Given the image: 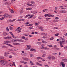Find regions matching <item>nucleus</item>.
Segmentation results:
<instances>
[{
    "instance_id": "52",
    "label": "nucleus",
    "mask_w": 67,
    "mask_h": 67,
    "mask_svg": "<svg viewBox=\"0 0 67 67\" xmlns=\"http://www.w3.org/2000/svg\"><path fill=\"white\" fill-rule=\"evenodd\" d=\"M29 24H30V23L29 22H27L25 23V24H26V25Z\"/></svg>"
},
{
    "instance_id": "53",
    "label": "nucleus",
    "mask_w": 67,
    "mask_h": 67,
    "mask_svg": "<svg viewBox=\"0 0 67 67\" xmlns=\"http://www.w3.org/2000/svg\"><path fill=\"white\" fill-rule=\"evenodd\" d=\"M42 57H45L46 56V55L44 54H43L42 55Z\"/></svg>"
},
{
    "instance_id": "46",
    "label": "nucleus",
    "mask_w": 67,
    "mask_h": 67,
    "mask_svg": "<svg viewBox=\"0 0 67 67\" xmlns=\"http://www.w3.org/2000/svg\"><path fill=\"white\" fill-rule=\"evenodd\" d=\"M42 18V17L41 16L38 17V19H41Z\"/></svg>"
},
{
    "instance_id": "28",
    "label": "nucleus",
    "mask_w": 67,
    "mask_h": 67,
    "mask_svg": "<svg viewBox=\"0 0 67 67\" xmlns=\"http://www.w3.org/2000/svg\"><path fill=\"white\" fill-rule=\"evenodd\" d=\"M29 16H30V14L26 15V16H25V18H26L28 17Z\"/></svg>"
},
{
    "instance_id": "63",
    "label": "nucleus",
    "mask_w": 67,
    "mask_h": 67,
    "mask_svg": "<svg viewBox=\"0 0 67 67\" xmlns=\"http://www.w3.org/2000/svg\"><path fill=\"white\" fill-rule=\"evenodd\" d=\"M4 39H8V37H4Z\"/></svg>"
},
{
    "instance_id": "34",
    "label": "nucleus",
    "mask_w": 67,
    "mask_h": 67,
    "mask_svg": "<svg viewBox=\"0 0 67 67\" xmlns=\"http://www.w3.org/2000/svg\"><path fill=\"white\" fill-rule=\"evenodd\" d=\"M35 2L34 1H31V3L32 4H35Z\"/></svg>"
},
{
    "instance_id": "39",
    "label": "nucleus",
    "mask_w": 67,
    "mask_h": 67,
    "mask_svg": "<svg viewBox=\"0 0 67 67\" xmlns=\"http://www.w3.org/2000/svg\"><path fill=\"white\" fill-rule=\"evenodd\" d=\"M2 48H7V47H6V46H2Z\"/></svg>"
},
{
    "instance_id": "18",
    "label": "nucleus",
    "mask_w": 67,
    "mask_h": 67,
    "mask_svg": "<svg viewBox=\"0 0 67 67\" xmlns=\"http://www.w3.org/2000/svg\"><path fill=\"white\" fill-rule=\"evenodd\" d=\"M31 13H33V14H35L37 13V11H32L31 12Z\"/></svg>"
},
{
    "instance_id": "59",
    "label": "nucleus",
    "mask_w": 67,
    "mask_h": 67,
    "mask_svg": "<svg viewBox=\"0 0 67 67\" xmlns=\"http://www.w3.org/2000/svg\"><path fill=\"white\" fill-rule=\"evenodd\" d=\"M25 37L24 36L22 37L21 38H22L24 40V39H25Z\"/></svg>"
},
{
    "instance_id": "42",
    "label": "nucleus",
    "mask_w": 67,
    "mask_h": 67,
    "mask_svg": "<svg viewBox=\"0 0 67 67\" xmlns=\"http://www.w3.org/2000/svg\"><path fill=\"white\" fill-rule=\"evenodd\" d=\"M46 11H47V9H45L43 10L42 11L43 12H45Z\"/></svg>"
},
{
    "instance_id": "35",
    "label": "nucleus",
    "mask_w": 67,
    "mask_h": 67,
    "mask_svg": "<svg viewBox=\"0 0 67 67\" xmlns=\"http://www.w3.org/2000/svg\"><path fill=\"white\" fill-rule=\"evenodd\" d=\"M54 29H58V27H54Z\"/></svg>"
},
{
    "instance_id": "13",
    "label": "nucleus",
    "mask_w": 67,
    "mask_h": 67,
    "mask_svg": "<svg viewBox=\"0 0 67 67\" xmlns=\"http://www.w3.org/2000/svg\"><path fill=\"white\" fill-rule=\"evenodd\" d=\"M62 60L64 62H65L67 63V59H62Z\"/></svg>"
},
{
    "instance_id": "40",
    "label": "nucleus",
    "mask_w": 67,
    "mask_h": 67,
    "mask_svg": "<svg viewBox=\"0 0 67 67\" xmlns=\"http://www.w3.org/2000/svg\"><path fill=\"white\" fill-rule=\"evenodd\" d=\"M16 20V19H14L12 20V22H14V21H15V20Z\"/></svg>"
},
{
    "instance_id": "12",
    "label": "nucleus",
    "mask_w": 67,
    "mask_h": 67,
    "mask_svg": "<svg viewBox=\"0 0 67 67\" xmlns=\"http://www.w3.org/2000/svg\"><path fill=\"white\" fill-rule=\"evenodd\" d=\"M52 56L50 55H48L47 57V59H49V60H51L52 59Z\"/></svg>"
},
{
    "instance_id": "58",
    "label": "nucleus",
    "mask_w": 67,
    "mask_h": 67,
    "mask_svg": "<svg viewBox=\"0 0 67 67\" xmlns=\"http://www.w3.org/2000/svg\"><path fill=\"white\" fill-rule=\"evenodd\" d=\"M57 54V53H53V55H56Z\"/></svg>"
},
{
    "instance_id": "10",
    "label": "nucleus",
    "mask_w": 67,
    "mask_h": 67,
    "mask_svg": "<svg viewBox=\"0 0 67 67\" xmlns=\"http://www.w3.org/2000/svg\"><path fill=\"white\" fill-rule=\"evenodd\" d=\"M60 13H66L67 12L65 10H60L59 11Z\"/></svg>"
},
{
    "instance_id": "48",
    "label": "nucleus",
    "mask_w": 67,
    "mask_h": 67,
    "mask_svg": "<svg viewBox=\"0 0 67 67\" xmlns=\"http://www.w3.org/2000/svg\"><path fill=\"white\" fill-rule=\"evenodd\" d=\"M47 16L48 18H50V17H51V15H50V14H48Z\"/></svg>"
},
{
    "instance_id": "51",
    "label": "nucleus",
    "mask_w": 67,
    "mask_h": 67,
    "mask_svg": "<svg viewBox=\"0 0 67 67\" xmlns=\"http://www.w3.org/2000/svg\"><path fill=\"white\" fill-rule=\"evenodd\" d=\"M59 34L57 33V34H55V36H58V35H59Z\"/></svg>"
},
{
    "instance_id": "11",
    "label": "nucleus",
    "mask_w": 67,
    "mask_h": 67,
    "mask_svg": "<svg viewBox=\"0 0 67 67\" xmlns=\"http://www.w3.org/2000/svg\"><path fill=\"white\" fill-rule=\"evenodd\" d=\"M60 40L62 42H65V39L62 37H61L60 38Z\"/></svg>"
},
{
    "instance_id": "41",
    "label": "nucleus",
    "mask_w": 67,
    "mask_h": 67,
    "mask_svg": "<svg viewBox=\"0 0 67 67\" xmlns=\"http://www.w3.org/2000/svg\"><path fill=\"white\" fill-rule=\"evenodd\" d=\"M54 37H52L50 38V40H54Z\"/></svg>"
},
{
    "instance_id": "3",
    "label": "nucleus",
    "mask_w": 67,
    "mask_h": 67,
    "mask_svg": "<svg viewBox=\"0 0 67 67\" xmlns=\"http://www.w3.org/2000/svg\"><path fill=\"white\" fill-rule=\"evenodd\" d=\"M20 27H19L18 28H17V30H16V31H17L18 33H19V32H21V30H22L21 29H20ZM19 29H20L19 30H18Z\"/></svg>"
},
{
    "instance_id": "30",
    "label": "nucleus",
    "mask_w": 67,
    "mask_h": 67,
    "mask_svg": "<svg viewBox=\"0 0 67 67\" xmlns=\"http://www.w3.org/2000/svg\"><path fill=\"white\" fill-rule=\"evenodd\" d=\"M18 41H19V39L16 40L14 39V42H18Z\"/></svg>"
},
{
    "instance_id": "43",
    "label": "nucleus",
    "mask_w": 67,
    "mask_h": 67,
    "mask_svg": "<svg viewBox=\"0 0 67 67\" xmlns=\"http://www.w3.org/2000/svg\"><path fill=\"white\" fill-rule=\"evenodd\" d=\"M7 22H12V20L11 19L9 20H7Z\"/></svg>"
},
{
    "instance_id": "29",
    "label": "nucleus",
    "mask_w": 67,
    "mask_h": 67,
    "mask_svg": "<svg viewBox=\"0 0 67 67\" xmlns=\"http://www.w3.org/2000/svg\"><path fill=\"white\" fill-rule=\"evenodd\" d=\"M30 52H33L34 51V49H33L32 48H31L30 49Z\"/></svg>"
},
{
    "instance_id": "57",
    "label": "nucleus",
    "mask_w": 67,
    "mask_h": 67,
    "mask_svg": "<svg viewBox=\"0 0 67 67\" xmlns=\"http://www.w3.org/2000/svg\"><path fill=\"white\" fill-rule=\"evenodd\" d=\"M25 19H21V21H25Z\"/></svg>"
},
{
    "instance_id": "60",
    "label": "nucleus",
    "mask_w": 67,
    "mask_h": 67,
    "mask_svg": "<svg viewBox=\"0 0 67 67\" xmlns=\"http://www.w3.org/2000/svg\"><path fill=\"white\" fill-rule=\"evenodd\" d=\"M23 64H27V62H25L24 61Z\"/></svg>"
},
{
    "instance_id": "17",
    "label": "nucleus",
    "mask_w": 67,
    "mask_h": 67,
    "mask_svg": "<svg viewBox=\"0 0 67 67\" xmlns=\"http://www.w3.org/2000/svg\"><path fill=\"white\" fill-rule=\"evenodd\" d=\"M26 46L27 47V48L28 50H29V49H30V48L31 47V46L30 45L28 46V45H27Z\"/></svg>"
},
{
    "instance_id": "62",
    "label": "nucleus",
    "mask_w": 67,
    "mask_h": 67,
    "mask_svg": "<svg viewBox=\"0 0 67 67\" xmlns=\"http://www.w3.org/2000/svg\"><path fill=\"white\" fill-rule=\"evenodd\" d=\"M42 47H44V46H45V44H43L42 45H41Z\"/></svg>"
},
{
    "instance_id": "50",
    "label": "nucleus",
    "mask_w": 67,
    "mask_h": 67,
    "mask_svg": "<svg viewBox=\"0 0 67 67\" xmlns=\"http://www.w3.org/2000/svg\"><path fill=\"white\" fill-rule=\"evenodd\" d=\"M62 67H65V65L64 64L62 65Z\"/></svg>"
},
{
    "instance_id": "7",
    "label": "nucleus",
    "mask_w": 67,
    "mask_h": 67,
    "mask_svg": "<svg viewBox=\"0 0 67 67\" xmlns=\"http://www.w3.org/2000/svg\"><path fill=\"white\" fill-rule=\"evenodd\" d=\"M3 16L4 17H9L10 15L7 14H5L3 15Z\"/></svg>"
},
{
    "instance_id": "20",
    "label": "nucleus",
    "mask_w": 67,
    "mask_h": 67,
    "mask_svg": "<svg viewBox=\"0 0 67 67\" xmlns=\"http://www.w3.org/2000/svg\"><path fill=\"white\" fill-rule=\"evenodd\" d=\"M32 8H26V10H27L28 11L32 10Z\"/></svg>"
},
{
    "instance_id": "44",
    "label": "nucleus",
    "mask_w": 67,
    "mask_h": 67,
    "mask_svg": "<svg viewBox=\"0 0 67 67\" xmlns=\"http://www.w3.org/2000/svg\"><path fill=\"white\" fill-rule=\"evenodd\" d=\"M35 25L36 26H38V24L37 23H36L35 24Z\"/></svg>"
},
{
    "instance_id": "54",
    "label": "nucleus",
    "mask_w": 67,
    "mask_h": 67,
    "mask_svg": "<svg viewBox=\"0 0 67 67\" xmlns=\"http://www.w3.org/2000/svg\"><path fill=\"white\" fill-rule=\"evenodd\" d=\"M11 43V41H7V43Z\"/></svg>"
},
{
    "instance_id": "33",
    "label": "nucleus",
    "mask_w": 67,
    "mask_h": 67,
    "mask_svg": "<svg viewBox=\"0 0 67 67\" xmlns=\"http://www.w3.org/2000/svg\"><path fill=\"white\" fill-rule=\"evenodd\" d=\"M64 64V62H62L60 63V64L62 65Z\"/></svg>"
},
{
    "instance_id": "49",
    "label": "nucleus",
    "mask_w": 67,
    "mask_h": 67,
    "mask_svg": "<svg viewBox=\"0 0 67 67\" xmlns=\"http://www.w3.org/2000/svg\"><path fill=\"white\" fill-rule=\"evenodd\" d=\"M8 39H11V37L10 36H8Z\"/></svg>"
},
{
    "instance_id": "56",
    "label": "nucleus",
    "mask_w": 67,
    "mask_h": 67,
    "mask_svg": "<svg viewBox=\"0 0 67 67\" xmlns=\"http://www.w3.org/2000/svg\"><path fill=\"white\" fill-rule=\"evenodd\" d=\"M12 56L11 55H9V58H12Z\"/></svg>"
},
{
    "instance_id": "15",
    "label": "nucleus",
    "mask_w": 67,
    "mask_h": 67,
    "mask_svg": "<svg viewBox=\"0 0 67 67\" xmlns=\"http://www.w3.org/2000/svg\"><path fill=\"white\" fill-rule=\"evenodd\" d=\"M23 12H24V11H23V8L21 9L20 11V13L21 14L23 13Z\"/></svg>"
},
{
    "instance_id": "64",
    "label": "nucleus",
    "mask_w": 67,
    "mask_h": 67,
    "mask_svg": "<svg viewBox=\"0 0 67 67\" xmlns=\"http://www.w3.org/2000/svg\"><path fill=\"white\" fill-rule=\"evenodd\" d=\"M64 49H67V47L66 46L64 47Z\"/></svg>"
},
{
    "instance_id": "55",
    "label": "nucleus",
    "mask_w": 67,
    "mask_h": 67,
    "mask_svg": "<svg viewBox=\"0 0 67 67\" xmlns=\"http://www.w3.org/2000/svg\"><path fill=\"white\" fill-rule=\"evenodd\" d=\"M13 63L14 66H15V63L14 62H13Z\"/></svg>"
},
{
    "instance_id": "8",
    "label": "nucleus",
    "mask_w": 67,
    "mask_h": 67,
    "mask_svg": "<svg viewBox=\"0 0 67 67\" xmlns=\"http://www.w3.org/2000/svg\"><path fill=\"white\" fill-rule=\"evenodd\" d=\"M22 59H23L24 60H25L28 61V60H30L29 59L27 58L23 57V58H22Z\"/></svg>"
},
{
    "instance_id": "45",
    "label": "nucleus",
    "mask_w": 67,
    "mask_h": 67,
    "mask_svg": "<svg viewBox=\"0 0 67 67\" xmlns=\"http://www.w3.org/2000/svg\"><path fill=\"white\" fill-rule=\"evenodd\" d=\"M54 15H50V17L53 18V17H54Z\"/></svg>"
},
{
    "instance_id": "61",
    "label": "nucleus",
    "mask_w": 67,
    "mask_h": 67,
    "mask_svg": "<svg viewBox=\"0 0 67 67\" xmlns=\"http://www.w3.org/2000/svg\"><path fill=\"white\" fill-rule=\"evenodd\" d=\"M1 59H4V57H0Z\"/></svg>"
},
{
    "instance_id": "23",
    "label": "nucleus",
    "mask_w": 67,
    "mask_h": 67,
    "mask_svg": "<svg viewBox=\"0 0 67 67\" xmlns=\"http://www.w3.org/2000/svg\"><path fill=\"white\" fill-rule=\"evenodd\" d=\"M58 21V20L57 19H54L53 20V22L54 23H56V22H57Z\"/></svg>"
},
{
    "instance_id": "26",
    "label": "nucleus",
    "mask_w": 67,
    "mask_h": 67,
    "mask_svg": "<svg viewBox=\"0 0 67 67\" xmlns=\"http://www.w3.org/2000/svg\"><path fill=\"white\" fill-rule=\"evenodd\" d=\"M4 17H2V18H0V21H2V20H4Z\"/></svg>"
},
{
    "instance_id": "47",
    "label": "nucleus",
    "mask_w": 67,
    "mask_h": 67,
    "mask_svg": "<svg viewBox=\"0 0 67 67\" xmlns=\"http://www.w3.org/2000/svg\"><path fill=\"white\" fill-rule=\"evenodd\" d=\"M10 12H11V13H14V12L13 11V10L12 9H11L10 10Z\"/></svg>"
},
{
    "instance_id": "6",
    "label": "nucleus",
    "mask_w": 67,
    "mask_h": 67,
    "mask_svg": "<svg viewBox=\"0 0 67 67\" xmlns=\"http://www.w3.org/2000/svg\"><path fill=\"white\" fill-rule=\"evenodd\" d=\"M9 34V33H7L5 32H4L3 33V36H6L8 35Z\"/></svg>"
},
{
    "instance_id": "36",
    "label": "nucleus",
    "mask_w": 67,
    "mask_h": 67,
    "mask_svg": "<svg viewBox=\"0 0 67 67\" xmlns=\"http://www.w3.org/2000/svg\"><path fill=\"white\" fill-rule=\"evenodd\" d=\"M10 3H9V2H6L5 3V5H9V4Z\"/></svg>"
},
{
    "instance_id": "9",
    "label": "nucleus",
    "mask_w": 67,
    "mask_h": 67,
    "mask_svg": "<svg viewBox=\"0 0 67 67\" xmlns=\"http://www.w3.org/2000/svg\"><path fill=\"white\" fill-rule=\"evenodd\" d=\"M4 57H7L9 56V55L8 54H7V52H5L4 53Z\"/></svg>"
},
{
    "instance_id": "4",
    "label": "nucleus",
    "mask_w": 67,
    "mask_h": 67,
    "mask_svg": "<svg viewBox=\"0 0 67 67\" xmlns=\"http://www.w3.org/2000/svg\"><path fill=\"white\" fill-rule=\"evenodd\" d=\"M41 49H46V50H49V48H47L46 47H43L41 48Z\"/></svg>"
},
{
    "instance_id": "2",
    "label": "nucleus",
    "mask_w": 67,
    "mask_h": 67,
    "mask_svg": "<svg viewBox=\"0 0 67 67\" xmlns=\"http://www.w3.org/2000/svg\"><path fill=\"white\" fill-rule=\"evenodd\" d=\"M6 64H7V61H4L3 60V61H2V63H1V65H2V66L4 65H5Z\"/></svg>"
},
{
    "instance_id": "5",
    "label": "nucleus",
    "mask_w": 67,
    "mask_h": 67,
    "mask_svg": "<svg viewBox=\"0 0 67 67\" xmlns=\"http://www.w3.org/2000/svg\"><path fill=\"white\" fill-rule=\"evenodd\" d=\"M38 28L39 29H41V31H44V27L41 26H39Z\"/></svg>"
},
{
    "instance_id": "27",
    "label": "nucleus",
    "mask_w": 67,
    "mask_h": 67,
    "mask_svg": "<svg viewBox=\"0 0 67 67\" xmlns=\"http://www.w3.org/2000/svg\"><path fill=\"white\" fill-rule=\"evenodd\" d=\"M30 63L31 65H34V64L33 63V62L32 61H30Z\"/></svg>"
},
{
    "instance_id": "25",
    "label": "nucleus",
    "mask_w": 67,
    "mask_h": 67,
    "mask_svg": "<svg viewBox=\"0 0 67 67\" xmlns=\"http://www.w3.org/2000/svg\"><path fill=\"white\" fill-rule=\"evenodd\" d=\"M33 29V26H31L29 28V30H31Z\"/></svg>"
},
{
    "instance_id": "19",
    "label": "nucleus",
    "mask_w": 67,
    "mask_h": 67,
    "mask_svg": "<svg viewBox=\"0 0 67 67\" xmlns=\"http://www.w3.org/2000/svg\"><path fill=\"white\" fill-rule=\"evenodd\" d=\"M59 43H60V46L61 47H64L63 45H62V42H61V41L59 42Z\"/></svg>"
},
{
    "instance_id": "24",
    "label": "nucleus",
    "mask_w": 67,
    "mask_h": 67,
    "mask_svg": "<svg viewBox=\"0 0 67 67\" xmlns=\"http://www.w3.org/2000/svg\"><path fill=\"white\" fill-rule=\"evenodd\" d=\"M19 42H24V41L22 39H18Z\"/></svg>"
},
{
    "instance_id": "14",
    "label": "nucleus",
    "mask_w": 67,
    "mask_h": 67,
    "mask_svg": "<svg viewBox=\"0 0 67 67\" xmlns=\"http://www.w3.org/2000/svg\"><path fill=\"white\" fill-rule=\"evenodd\" d=\"M13 44L14 45H20V43H14Z\"/></svg>"
},
{
    "instance_id": "1",
    "label": "nucleus",
    "mask_w": 67,
    "mask_h": 67,
    "mask_svg": "<svg viewBox=\"0 0 67 67\" xmlns=\"http://www.w3.org/2000/svg\"><path fill=\"white\" fill-rule=\"evenodd\" d=\"M4 44H6V45H8V46H10V47H13V46L12 45L10 44H9V43H7V41H5L4 42Z\"/></svg>"
},
{
    "instance_id": "22",
    "label": "nucleus",
    "mask_w": 67,
    "mask_h": 67,
    "mask_svg": "<svg viewBox=\"0 0 67 67\" xmlns=\"http://www.w3.org/2000/svg\"><path fill=\"white\" fill-rule=\"evenodd\" d=\"M56 58H55V57L54 56H51V59L53 60L54 59H55Z\"/></svg>"
},
{
    "instance_id": "16",
    "label": "nucleus",
    "mask_w": 67,
    "mask_h": 67,
    "mask_svg": "<svg viewBox=\"0 0 67 67\" xmlns=\"http://www.w3.org/2000/svg\"><path fill=\"white\" fill-rule=\"evenodd\" d=\"M12 37L15 39L17 37H15L14 36V35L12 34Z\"/></svg>"
},
{
    "instance_id": "38",
    "label": "nucleus",
    "mask_w": 67,
    "mask_h": 67,
    "mask_svg": "<svg viewBox=\"0 0 67 67\" xmlns=\"http://www.w3.org/2000/svg\"><path fill=\"white\" fill-rule=\"evenodd\" d=\"M30 57H33L34 56V55L33 54H31L30 55Z\"/></svg>"
},
{
    "instance_id": "37",
    "label": "nucleus",
    "mask_w": 67,
    "mask_h": 67,
    "mask_svg": "<svg viewBox=\"0 0 67 67\" xmlns=\"http://www.w3.org/2000/svg\"><path fill=\"white\" fill-rule=\"evenodd\" d=\"M9 27H10V29L11 30H13V27H12L11 26H10Z\"/></svg>"
},
{
    "instance_id": "32",
    "label": "nucleus",
    "mask_w": 67,
    "mask_h": 67,
    "mask_svg": "<svg viewBox=\"0 0 67 67\" xmlns=\"http://www.w3.org/2000/svg\"><path fill=\"white\" fill-rule=\"evenodd\" d=\"M46 21H48V20H51V19L49 18H46Z\"/></svg>"
},
{
    "instance_id": "21",
    "label": "nucleus",
    "mask_w": 67,
    "mask_h": 67,
    "mask_svg": "<svg viewBox=\"0 0 67 67\" xmlns=\"http://www.w3.org/2000/svg\"><path fill=\"white\" fill-rule=\"evenodd\" d=\"M42 43H44L45 44H47V42L44 40H42Z\"/></svg>"
},
{
    "instance_id": "31",
    "label": "nucleus",
    "mask_w": 67,
    "mask_h": 67,
    "mask_svg": "<svg viewBox=\"0 0 67 67\" xmlns=\"http://www.w3.org/2000/svg\"><path fill=\"white\" fill-rule=\"evenodd\" d=\"M6 30L7 32H9V29L8 27H6Z\"/></svg>"
}]
</instances>
